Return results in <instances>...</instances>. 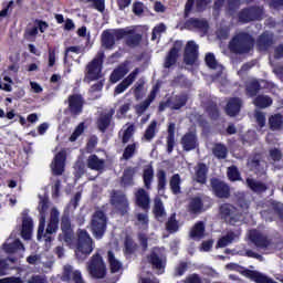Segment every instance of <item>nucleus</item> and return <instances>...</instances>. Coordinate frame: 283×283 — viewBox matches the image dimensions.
Returning <instances> with one entry per match:
<instances>
[{
    "label": "nucleus",
    "instance_id": "obj_1",
    "mask_svg": "<svg viewBox=\"0 0 283 283\" xmlns=\"http://www.w3.org/2000/svg\"><path fill=\"white\" fill-rule=\"evenodd\" d=\"M255 44L252 34L248 32H240L232 36L229 42V50L232 54H250Z\"/></svg>",
    "mask_w": 283,
    "mask_h": 283
},
{
    "label": "nucleus",
    "instance_id": "obj_2",
    "mask_svg": "<svg viewBox=\"0 0 283 283\" xmlns=\"http://www.w3.org/2000/svg\"><path fill=\"white\" fill-rule=\"evenodd\" d=\"M264 7L260 4L244 7L237 14L238 23L240 24L261 22L264 19Z\"/></svg>",
    "mask_w": 283,
    "mask_h": 283
},
{
    "label": "nucleus",
    "instance_id": "obj_3",
    "mask_svg": "<svg viewBox=\"0 0 283 283\" xmlns=\"http://www.w3.org/2000/svg\"><path fill=\"white\" fill-rule=\"evenodd\" d=\"M94 251V240H92L86 229L77 230V242L75 255L78 260H86Z\"/></svg>",
    "mask_w": 283,
    "mask_h": 283
},
{
    "label": "nucleus",
    "instance_id": "obj_4",
    "mask_svg": "<svg viewBox=\"0 0 283 283\" xmlns=\"http://www.w3.org/2000/svg\"><path fill=\"white\" fill-rule=\"evenodd\" d=\"M108 218L103 210H95L91 218V232L95 240H103L107 231Z\"/></svg>",
    "mask_w": 283,
    "mask_h": 283
},
{
    "label": "nucleus",
    "instance_id": "obj_5",
    "mask_svg": "<svg viewBox=\"0 0 283 283\" xmlns=\"http://www.w3.org/2000/svg\"><path fill=\"white\" fill-rule=\"evenodd\" d=\"M129 34H134V29L119 28V29L113 30V33L109 32L108 30H104L101 39L102 46L111 51L115 48L116 40L117 41L123 40Z\"/></svg>",
    "mask_w": 283,
    "mask_h": 283
},
{
    "label": "nucleus",
    "instance_id": "obj_6",
    "mask_svg": "<svg viewBox=\"0 0 283 283\" xmlns=\"http://www.w3.org/2000/svg\"><path fill=\"white\" fill-rule=\"evenodd\" d=\"M105 53L98 52L97 55L85 67V80L88 82L98 81L103 77Z\"/></svg>",
    "mask_w": 283,
    "mask_h": 283
},
{
    "label": "nucleus",
    "instance_id": "obj_7",
    "mask_svg": "<svg viewBox=\"0 0 283 283\" xmlns=\"http://www.w3.org/2000/svg\"><path fill=\"white\" fill-rule=\"evenodd\" d=\"M219 214L221 220L226 221V223L234 226L241 219V211L233 206L232 203H222L219 206Z\"/></svg>",
    "mask_w": 283,
    "mask_h": 283
},
{
    "label": "nucleus",
    "instance_id": "obj_8",
    "mask_svg": "<svg viewBox=\"0 0 283 283\" xmlns=\"http://www.w3.org/2000/svg\"><path fill=\"white\" fill-rule=\"evenodd\" d=\"M90 274L94 279H104L107 274V269L103 256L99 253H95L88 264Z\"/></svg>",
    "mask_w": 283,
    "mask_h": 283
},
{
    "label": "nucleus",
    "instance_id": "obj_9",
    "mask_svg": "<svg viewBox=\"0 0 283 283\" xmlns=\"http://www.w3.org/2000/svg\"><path fill=\"white\" fill-rule=\"evenodd\" d=\"M60 229L62 234H59V239L64 240V242L67 244H71L74 240V231L72 228L70 212L62 213L60 219Z\"/></svg>",
    "mask_w": 283,
    "mask_h": 283
},
{
    "label": "nucleus",
    "instance_id": "obj_10",
    "mask_svg": "<svg viewBox=\"0 0 283 283\" xmlns=\"http://www.w3.org/2000/svg\"><path fill=\"white\" fill-rule=\"evenodd\" d=\"M111 205L119 212L122 217L129 212V201L126 195L120 190H113L111 195Z\"/></svg>",
    "mask_w": 283,
    "mask_h": 283
},
{
    "label": "nucleus",
    "instance_id": "obj_11",
    "mask_svg": "<svg viewBox=\"0 0 283 283\" xmlns=\"http://www.w3.org/2000/svg\"><path fill=\"white\" fill-rule=\"evenodd\" d=\"M210 187L213 196L219 199H229L231 197V186L217 177L210 179Z\"/></svg>",
    "mask_w": 283,
    "mask_h": 283
},
{
    "label": "nucleus",
    "instance_id": "obj_12",
    "mask_svg": "<svg viewBox=\"0 0 283 283\" xmlns=\"http://www.w3.org/2000/svg\"><path fill=\"white\" fill-rule=\"evenodd\" d=\"M265 166L266 161L263 160V156L261 153H253L249 156L247 167L250 172H253L258 176L263 175Z\"/></svg>",
    "mask_w": 283,
    "mask_h": 283
},
{
    "label": "nucleus",
    "instance_id": "obj_13",
    "mask_svg": "<svg viewBox=\"0 0 283 283\" xmlns=\"http://www.w3.org/2000/svg\"><path fill=\"white\" fill-rule=\"evenodd\" d=\"M184 42L182 41H176L172 43L171 49L168 51L166 57L164 59V69H171L177 64L178 59L180 57V52L182 50Z\"/></svg>",
    "mask_w": 283,
    "mask_h": 283
},
{
    "label": "nucleus",
    "instance_id": "obj_14",
    "mask_svg": "<svg viewBox=\"0 0 283 283\" xmlns=\"http://www.w3.org/2000/svg\"><path fill=\"white\" fill-rule=\"evenodd\" d=\"M147 262L151 265L153 270L165 272L167 266V256L158 249L151 250L150 254L147 255Z\"/></svg>",
    "mask_w": 283,
    "mask_h": 283
},
{
    "label": "nucleus",
    "instance_id": "obj_15",
    "mask_svg": "<svg viewBox=\"0 0 283 283\" xmlns=\"http://www.w3.org/2000/svg\"><path fill=\"white\" fill-rule=\"evenodd\" d=\"M199 60V45L193 41H189L186 44L184 52V62L188 66H193Z\"/></svg>",
    "mask_w": 283,
    "mask_h": 283
},
{
    "label": "nucleus",
    "instance_id": "obj_16",
    "mask_svg": "<svg viewBox=\"0 0 283 283\" xmlns=\"http://www.w3.org/2000/svg\"><path fill=\"white\" fill-rule=\"evenodd\" d=\"M134 201L135 205L145 212L150 210L151 199L149 192L146 189L138 188L134 193Z\"/></svg>",
    "mask_w": 283,
    "mask_h": 283
},
{
    "label": "nucleus",
    "instance_id": "obj_17",
    "mask_svg": "<svg viewBox=\"0 0 283 283\" xmlns=\"http://www.w3.org/2000/svg\"><path fill=\"white\" fill-rule=\"evenodd\" d=\"M180 145L185 151L196 150L199 147V138L196 130H189L181 136Z\"/></svg>",
    "mask_w": 283,
    "mask_h": 283
},
{
    "label": "nucleus",
    "instance_id": "obj_18",
    "mask_svg": "<svg viewBox=\"0 0 283 283\" xmlns=\"http://www.w3.org/2000/svg\"><path fill=\"white\" fill-rule=\"evenodd\" d=\"M69 112L71 116H78L83 113L84 98L82 94H71L67 97Z\"/></svg>",
    "mask_w": 283,
    "mask_h": 283
},
{
    "label": "nucleus",
    "instance_id": "obj_19",
    "mask_svg": "<svg viewBox=\"0 0 283 283\" xmlns=\"http://www.w3.org/2000/svg\"><path fill=\"white\" fill-rule=\"evenodd\" d=\"M48 209H49V198L40 197V205H39L40 223L38 229V240H41L44 235Z\"/></svg>",
    "mask_w": 283,
    "mask_h": 283
},
{
    "label": "nucleus",
    "instance_id": "obj_20",
    "mask_svg": "<svg viewBox=\"0 0 283 283\" xmlns=\"http://www.w3.org/2000/svg\"><path fill=\"white\" fill-rule=\"evenodd\" d=\"M160 86L158 84H155L149 93V95H147V98L135 105V113L138 116H142L145 112H147V109L149 108L150 104L153 102H155V99L157 98V94L159 92Z\"/></svg>",
    "mask_w": 283,
    "mask_h": 283
},
{
    "label": "nucleus",
    "instance_id": "obj_21",
    "mask_svg": "<svg viewBox=\"0 0 283 283\" xmlns=\"http://www.w3.org/2000/svg\"><path fill=\"white\" fill-rule=\"evenodd\" d=\"M66 150H60L51 164L52 174L55 176H62L65 171Z\"/></svg>",
    "mask_w": 283,
    "mask_h": 283
},
{
    "label": "nucleus",
    "instance_id": "obj_22",
    "mask_svg": "<svg viewBox=\"0 0 283 283\" xmlns=\"http://www.w3.org/2000/svg\"><path fill=\"white\" fill-rule=\"evenodd\" d=\"M211 0H187L185 4V18H189L193 8L197 12H203L207 10Z\"/></svg>",
    "mask_w": 283,
    "mask_h": 283
},
{
    "label": "nucleus",
    "instance_id": "obj_23",
    "mask_svg": "<svg viewBox=\"0 0 283 283\" xmlns=\"http://www.w3.org/2000/svg\"><path fill=\"white\" fill-rule=\"evenodd\" d=\"M129 61H125L122 64H119L115 70L112 71L109 75V82L112 84H115L124 78L129 73Z\"/></svg>",
    "mask_w": 283,
    "mask_h": 283
},
{
    "label": "nucleus",
    "instance_id": "obj_24",
    "mask_svg": "<svg viewBox=\"0 0 283 283\" xmlns=\"http://www.w3.org/2000/svg\"><path fill=\"white\" fill-rule=\"evenodd\" d=\"M34 221L29 217V210L22 212V231L21 235L24 240H31Z\"/></svg>",
    "mask_w": 283,
    "mask_h": 283
},
{
    "label": "nucleus",
    "instance_id": "obj_25",
    "mask_svg": "<svg viewBox=\"0 0 283 283\" xmlns=\"http://www.w3.org/2000/svg\"><path fill=\"white\" fill-rule=\"evenodd\" d=\"M249 240L252 241L256 248L266 249L271 245V241L268 235L262 234L258 230L250 231Z\"/></svg>",
    "mask_w": 283,
    "mask_h": 283
},
{
    "label": "nucleus",
    "instance_id": "obj_26",
    "mask_svg": "<svg viewBox=\"0 0 283 283\" xmlns=\"http://www.w3.org/2000/svg\"><path fill=\"white\" fill-rule=\"evenodd\" d=\"M140 69L136 67L133 72H130L126 78L122 80V82L116 86L115 94L120 95L124 93L136 80L139 75Z\"/></svg>",
    "mask_w": 283,
    "mask_h": 283
},
{
    "label": "nucleus",
    "instance_id": "obj_27",
    "mask_svg": "<svg viewBox=\"0 0 283 283\" xmlns=\"http://www.w3.org/2000/svg\"><path fill=\"white\" fill-rule=\"evenodd\" d=\"M273 43H274L273 34L270 33L269 31H264L256 39V48L261 52L269 51L271 49V46L273 45Z\"/></svg>",
    "mask_w": 283,
    "mask_h": 283
},
{
    "label": "nucleus",
    "instance_id": "obj_28",
    "mask_svg": "<svg viewBox=\"0 0 283 283\" xmlns=\"http://www.w3.org/2000/svg\"><path fill=\"white\" fill-rule=\"evenodd\" d=\"M209 168L205 163H198L195 168V181L199 185H207Z\"/></svg>",
    "mask_w": 283,
    "mask_h": 283
},
{
    "label": "nucleus",
    "instance_id": "obj_29",
    "mask_svg": "<svg viewBox=\"0 0 283 283\" xmlns=\"http://www.w3.org/2000/svg\"><path fill=\"white\" fill-rule=\"evenodd\" d=\"M72 280L74 283H84L80 271L73 272L72 265H65L64 272H62V281L71 282Z\"/></svg>",
    "mask_w": 283,
    "mask_h": 283
},
{
    "label": "nucleus",
    "instance_id": "obj_30",
    "mask_svg": "<svg viewBox=\"0 0 283 283\" xmlns=\"http://www.w3.org/2000/svg\"><path fill=\"white\" fill-rule=\"evenodd\" d=\"M242 99L240 97H231L227 103L226 113L230 117H235L241 113Z\"/></svg>",
    "mask_w": 283,
    "mask_h": 283
},
{
    "label": "nucleus",
    "instance_id": "obj_31",
    "mask_svg": "<svg viewBox=\"0 0 283 283\" xmlns=\"http://www.w3.org/2000/svg\"><path fill=\"white\" fill-rule=\"evenodd\" d=\"M245 185L252 191L253 193L256 195H262L268 191L269 187L266 184H263L259 180H255L253 178L248 177L245 179Z\"/></svg>",
    "mask_w": 283,
    "mask_h": 283
},
{
    "label": "nucleus",
    "instance_id": "obj_32",
    "mask_svg": "<svg viewBox=\"0 0 283 283\" xmlns=\"http://www.w3.org/2000/svg\"><path fill=\"white\" fill-rule=\"evenodd\" d=\"M244 275L245 277H249L250 280H252L254 283H277L276 281H273L268 275H264L263 273L258 271L245 270Z\"/></svg>",
    "mask_w": 283,
    "mask_h": 283
},
{
    "label": "nucleus",
    "instance_id": "obj_33",
    "mask_svg": "<svg viewBox=\"0 0 283 283\" xmlns=\"http://www.w3.org/2000/svg\"><path fill=\"white\" fill-rule=\"evenodd\" d=\"M153 213L155 219L158 220V222H165V219L167 218V212L165 210L164 201L160 198L155 199Z\"/></svg>",
    "mask_w": 283,
    "mask_h": 283
},
{
    "label": "nucleus",
    "instance_id": "obj_34",
    "mask_svg": "<svg viewBox=\"0 0 283 283\" xmlns=\"http://www.w3.org/2000/svg\"><path fill=\"white\" fill-rule=\"evenodd\" d=\"M86 166L93 171L103 172L105 170V160L99 159L96 154H92L88 159H86Z\"/></svg>",
    "mask_w": 283,
    "mask_h": 283
},
{
    "label": "nucleus",
    "instance_id": "obj_35",
    "mask_svg": "<svg viewBox=\"0 0 283 283\" xmlns=\"http://www.w3.org/2000/svg\"><path fill=\"white\" fill-rule=\"evenodd\" d=\"M61 213L57 211L56 208H52L50 212V220L46 228V234L56 233L59 229V217Z\"/></svg>",
    "mask_w": 283,
    "mask_h": 283
},
{
    "label": "nucleus",
    "instance_id": "obj_36",
    "mask_svg": "<svg viewBox=\"0 0 283 283\" xmlns=\"http://www.w3.org/2000/svg\"><path fill=\"white\" fill-rule=\"evenodd\" d=\"M114 112L101 114L97 119V127L101 133H106L107 128L112 125Z\"/></svg>",
    "mask_w": 283,
    "mask_h": 283
},
{
    "label": "nucleus",
    "instance_id": "obj_37",
    "mask_svg": "<svg viewBox=\"0 0 283 283\" xmlns=\"http://www.w3.org/2000/svg\"><path fill=\"white\" fill-rule=\"evenodd\" d=\"M175 146H176V124L170 123L168 125L167 153L172 154Z\"/></svg>",
    "mask_w": 283,
    "mask_h": 283
},
{
    "label": "nucleus",
    "instance_id": "obj_38",
    "mask_svg": "<svg viewBox=\"0 0 283 283\" xmlns=\"http://www.w3.org/2000/svg\"><path fill=\"white\" fill-rule=\"evenodd\" d=\"M187 30L197 29V30H207L209 28L207 20L191 18L185 22Z\"/></svg>",
    "mask_w": 283,
    "mask_h": 283
},
{
    "label": "nucleus",
    "instance_id": "obj_39",
    "mask_svg": "<svg viewBox=\"0 0 283 283\" xmlns=\"http://www.w3.org/2000/svg\"><path fill=\"white\" fill-rule=\"evenodd\" d=\"M181 176L179 174H175L169 179V187L172 196L181 195Z\"/></svg>",
    "mask_w": 283,
    "mask_h": 283
},
{
    "label": "nucleus",
    "instance_id": "obj_40",
    "mask_svg": "<svg viewBox=\"0 0 283 283\" xmlns=\"http://www.w3.org/2000/svg\"><path fill=\"white\" fill-rule=\"evenodd\" d=\"M155 179V169L151 167V165L146 166L143 171V181H144V187L146 190L151 189V182Z\"/></svg>",
    "mask_w": 283,
    "mask_h": 283
},
{
    "label": "nucleus",
    "instance_id": "obj_41",
    "mask_svg": "<svg viewBox=\"0 0 283 283\" xmlns=\"http://www.w3.org/2000/svg\"><path fill=\"white\" fill-rule=\"evenodd\" d=\"M107 262L109 264L111 273L115 274L123 269V264L118 261L113 252V250H108L107 252Z\"/></svg>",
    "mask_w": 283,
    "mask_h": 283
},
{
    "label": "nucleus",
    "instance_id": "obj_42",
    "mask_svg": "<svg viewBox=\"0 0 283 283\" xmlns=\"http://www.w3.org/2000/svg\"><path fill=\"white\" fill-rule=\"evenodd\" d=\"M268 125H270V129L272 132H279L283 125V116L281 114L271 115L268 118Z\"/></svg>",
    "mask_w": 283,
    "mask_h": 283
},
{
    "label": "nucleus",
    "instance_id": "obj_43",
    "mask_svg": "<svg viewBox=\"0 0 283 283\" xmlns=\"http://www.w3.org/2000/svg\"><path fill=\"white\" fill-rule=\"evenodd\" d=\"M189 96L187 94L176 95L175 101H170V108L172 111H180L184 106L187 105Z\"/></svg>",
    "mask_w": 283,
    "mask_h": 283
},
{
    "label": "nucleus",
    "instance_id": "obj_44",
    "mask_svg": "<svg viewBox=\"0 0 283 283\" xmlns=\"http://www.w3.org/2000/svg\"><path fill=\"white\" fill-rule=\"evenodd\" d=\"M125 44L129 48H136L139 46L143 41V35L140 33H136L134 30V33H129L125 36Z\"/></svg>",
    "mask_w": 283,
    "mask_h": 283
},
{
    "label": "nucleus",
    "instance_id": "obj_45",
    "mask_svg": "<svg viewBox=\"0 0 283 283\" xmlns=\"http://www.w3.org/2000/svg\"><path fill=\"white\" fill-rule=\"evenodd\" d=\"M157 190L159 193H165L167 189V172L164 169L157 171Z\"/></svg>",
    "mask_w": 283,
    "mask_h": 283
},
{
    "label": "nucleus",
    "instance_id": "obj_46",
    "mask_svg": "<svg viewBox=\"0 0 283 283\" xmlns=\"http://www.w3.org/2000/svg\"><path fill=\"white\" fill-rule=\"evenodd\" d=\"M202 208H203V202L201 198L199 197L192 198V200H190L188 205V212L191 214H198L201 212Z\"/></svg>",
    "mask_w": 283,
    "mask_h": 283
},
{
    "label": "nucleus",
    "instance_id": "obj_47",
    "mask_svg": "<svg viewBox=\"0 0 283 283\" xmlns=\"http://www.w3.org/2000/svg\"><path fill=\"white\" fill-rule=\"evenodd\" d=\"M205 222L203 221H197L193 226V228L190 230V238L192 239H202L205 235Z\"/></svg>",
    "mask_w": 283,
    "mask_h": 283
},
{
    "label": "nucleus",
    "instance_id": "obj_48",
    "mask_svg": "<svg viewBox=\"0 0 283 283\" xmlns=\"http://www.w3.org/2000/svg\"><path fill=\"white\" fill-rule=\"evenodd\" d=\"M135 168L128 167L122 175V185L124 187H132L134 185Z\"/></svg>",
    "mask_w": 283,
    "mask_h": 283
},
{
    "label": "nucleus",
    "instance_id": "obj_49",
    "mask_svg": "<svg viewBox=\"0 0 283 283\" xmlns=\"http://www.w3.org/2000/svg\"><path fill=\"white\" fill-rule=\"evenodd\" d=\"M212 155L218 159H226L228 157V148L221 143H216L212 148Z\"/></svg>",
    "mask_w": 283,
    "mask_h": 283
},
{
    "label": "nucleus",
    "instance_id": "obj_50",
    "mask_svg": "<svg viewBox=\"0 0 283 283\" xmlns=\"http://www.w3.org/2000/svg\"><path fill=\"white\" fill-rule=\"evenodd\" d=\"M261 91V84L258 80H253L248 83L245 86V92L249 97L258 96L259 92Z\"/></svg>",
    "mask_w": 283,
    "mask_h": 283
},
{
    "label": "nucleus",
    "instance_id": "obj_51",
    "mask_svg": "<svg viewBox=\"0 0 283 283\" xmlns=\"http://www.w3.org/2000/svg\"><path fill=\"white\" fill-rule=\"evenodd\" d=\"M176 217V212H172L168 218V221L166 222V230L168 231V233H177L180 229L179 222L177 221Z\"/></svg>",
    "mask_w": 283,
    "mask_h": 283
},
{
    "label": "nucleus",
    "instance_id": "obj_52",
    "mask_svg": "<svg viewBox=\"0 0 283 283\" xmlns=\"http://www.w3.org/2000/svg\"><path fill=\"white\" fill-rule=\"evenodd\" d=\"M273 103L272 98L269 95H258L254 98V105L261 109H264L271 106Z\"/></svg>",
    "mask_w": 283,
    "mask_h": 283
},
{
    "label": "nucleus",
    "instance_id": "obj_53",
    "mask_svg": "<svg viewBox=\"0 0 283 283\" xmlns=\"http://www.w3.org/2000/svg\"><path fill=\"white\" fill-rule=\"evenodd\" d=\"M124 253L125 255H134L136 252V249L138 248V244H136L130 235H126L125 242H124Z\"/></svg>",
    "mask_w": 283,
    "mask_h": 283
},
{
    "label": "nucleus",
    "instance_id": "obj_54",
    "mask_svg": "<svg viewBox=\"0 0 283 283\" xmlns=\"http://www.w3.org/2000/svg\"><path fill=\"white\" fill-rule=\"evenodd\" d=\"M206 113L208 114V117H210L211 120H219L220 112L216 103H208L206 106Z\"/></svg>",
    "mask_w": 283,
    "mask_h": 283
},
{
    "label": "nucleus",
    "instance_id": "obj_55",
    "mask_svg": "<svg viewBox=\"0 0 283 283\" xmlns=\"http://www.w3.org/2000/svg\"><path fill=\"white\" fill-rule=\"evenodd\" d=\"M2 247L4 248V251L9 254H13L24 248L23 243L19 239H15L13 243H4L2 244Z\"/></svg>",
    "mask_w": 283,
    "mask_h": 283
},
{
    "label": "nucleus",
    "instance_id": "obj_56",
    "mask_svg": "<svg viewBox=\"0 0 283 283\" xmlns=\"http://www.w3.org/2000/svg\"><path fill=\"white\" fill-rule=\"evenodd\" d=\"M156 128H157V122L154 120L147 126L145 133H144V138L146 142H151L153 138L156 137Z\"/></svg>",
    "mask_w": 283,
    "mask_h": 283
},
{
    "label": "nucleus",
    "instance_id": "obj_57",
    "mask_svg": "<svg viewBox=\"0 0 283 283\" xmlns=\"http://www.w3.org/2000/svg\"><path fill=\"white\" fill-rule=\"evenodd\" d=\"M235 238V233L234 232H229L228 234L221 237L217 243L218 248H226L229 244H231L233 242Z\"/></svg>",
    "mask_w": 283,
    "mask_h": 283
},
{
    "label": "nucleus",
    "instance_id": "obj_58",
    "mask_svg": "<svg viewBox=\"0 0 283 283\" xmlns=\"http://www.w3.org/2000/svg\"><path fill=\"white\" fill-rule=\"evenodd\" d=\"M235 238V233L234 232H229L228 234L221 237L217 243L218 248H226L229 244H231L233 242Z\"/></svg>",
    "mask_w": 283,
    "mask_h": 283
},
{
    "label": "nucleus",
    "instance_id": "obj_59",
    "mask_svg": "<svg viewBox=\"0 0 283 283\" xmlns=\"http://www.w3.org/2000/svg\"><path fill=\"white\" fill-rule=\"evenodd\" d=\"M228 179L232 182L242 180L241 172L237 166H231L228 168Z\"/></svg>",
    "mask_w": 283,
    "mask_h": 283
},
{
    "label": "nucleus",
    "instance_id": "obj_60",
    "mask_svg": "<svg viewBox=\"0 0 283 283\" xmlns=\"http://www.w3.org/2000/svg\"><path fill=\"white\" fill-rule=\"evenodd\" d=\"M145 82L143 78H139L133 88L135 99L139 101L143 98V91H144Z\"/></svg>",
    "mask_w": 283,
    "mask_h": 283
},
{
    "label": "nucleus",
    "instance_id": "obj_61",
    "mask_svg": "<svg viewBox=\"0 0 283 283\" xmlns=\"http://www.w3.org/2000/svg\"><path fill=\"white\" fill-rule=\"evenodd\" d=\"M135 133V126L134 124H130L125 130L124 134L122 135L120 142L122 144H127L130 142Z\"/></svg>",
    "mask_w": 283,
    "mask_h": 283
},
{
    "label": "nucleus",
    "instance_id": "obj_62",
    "mask_svg": "<svg viewBox=\"0 0 283 283\" xmlns=\"http://www.w3.org/2000/svg\"><path fill=\"white\" fill-rule=\"evenodd\" d=\"M136 143L127 145L124 153L122 154V158H124L125 160H129L130 158H133L136 153Z\"/></svg>",
    "mask_w": 283,
    "mask_h": 283
},
{
    "label": "nucleus",
    "instance_id": "obj_63",
    "mask_svg": "<svg viewBox=\"0 0 283 283\" xmlns=\"http://www.w3.org/2000/svg\"><path fill=\"white\" fill-rule=\"evenodd\" d=\"M242 0H228V12L230 15H234L235 12L241 8Z\"/></svg>",
    "mask_w": 283,
    "mask_h": 283
},
{
    "label": "nucleus",
    "instance_id": "obj_64",
    "mask_svg": "<svg viewBox=\"0 0 283 283\" xmlns=\"http://www.w3.org/2000/svg\"><path fill=\"white\" fill-rule=\"evenodd\" d=\"M205 62H206L207 67H210L212 70L218 69V62H217L216 55H213L212 53L206 54Z\"/></svg>",
    "mask_w": 283,
    "mask_h": 283
}]
</instances>
